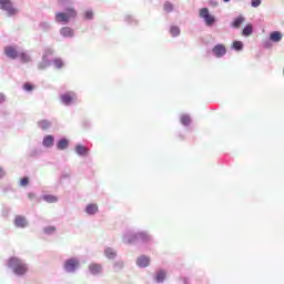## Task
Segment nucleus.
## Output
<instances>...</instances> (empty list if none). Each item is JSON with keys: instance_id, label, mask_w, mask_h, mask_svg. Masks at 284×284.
<instances>
[{"instance_id": "17", "label": "nucleus", "mask_w": 284, "mask_h": 284, "mask_svg": "<svg viewBox=\"0 0 284 284\" xmlns=\"http://www.w3.org/2000/svg\"><path fill=\"white\" fill-rule=\"evenodd\" d=\"M104 256H106L109 260H114L116 258V251H114L112 247H108L104 250Z\"/></svg>"}, {"instance_id": "39", "label": "nucleus", "mask_w": 284, "mask_h": 284, "mask_svg": "<svg viewBox=\"0 0 284 284\" xmlns=\"http://www.w3.org/2000/svg\"><path fill=\"white\" fill-rule=\"evenodd\" d=\"M3 169L0 166V179L4 175Z\"/></svg>"}, {"instance_id": "31", "label": "nucleus", "mask_w": 284, "mask_h": 284, "mask_svg": "<svg viewBox=\"0 0 284 284\" xmlns=\"http://www.w3.org/2000/svg\"><path fill=\"white\" fill-rule=\"evenodd\" d=\"M233 48L234 50H243V42L241 41L233 42Z\"/></svg>"}, {"instance_id": "15", "label": "nucleus", "mask_w": 284, "mask_h": 284, "mask_svg": "<svg viewBox=\"0 0 284 284\" xmlns=\"http://www.w3.org/2000/svg\"><path fill=\"white\" fill-rule=\"evenodd\" d=\"M91 274H101L103 266L101 264L93 263L89 266Z\"/></svg>"}, {"instance_id": "11", "label": "nucleus", "mask_w": 284, "mask_h": 284, "mask_svg": "<svg viewBox=\"0 0 284 284\" xmlns=\"http://www.w3.org/2000/svg\"><path fill=\"white\" fill-rule=\"evenodd\" d=\"M136 265L139 267H148L150 265V257L142 255L138 258Z\"/></svg>"}, {"instance_id": "12", "label": "nucleus", "mask_w": 284, "mask_h": 284, "mask_svg": "<svg viewBox=\"0 0 284 284\" xmlns=\"http://www.w3.org/2000/svg\"><path fill=\"white\" fill-rule=\"evenodd\" d=\"M42 145L44 148H52V145H54V136H52V135L44 136V139L42 141Z\"/></svg>"}, {"instance_id": "37", "label": "nucleus", "mask_w": 284, "mask_h": 284, "mask_svg": "<svg viewBox=\"0 0 284 284\" xmlns=\"http://www.w3.org/2000/svg\"><path fill=\"white\" fill-rule=\"evenodd\" d=\"M6 101V95L3 93H0V103H3Z\"/></svg>"}, {"instance_id": "10", "label": "nucleus", "mask_w": 284, "mask_h": 284, "mask_svg": "<svg viewBox=\"0 0 284 284\" xmlns=\"http://www.w3.org/2000/svg\"><path fill=\"white\" fill-rule=\"evenodd\" d=\"M60 34H61V37H64V38L74 37V29H72L70 27H63L60 29Z\"/></svg>"}, {"instance_id": "32", "label": "nucleus", "mask_w": 284, "mask_h": 284, "mask_svg": "<svg viewBox=\"0 0 284 284\" xmlns=\"http://www.w3.org/2000/svg\"><path fill=\"white\" fill-rule=\"evenodd\" d=\"M29 183H30V179H28V178H22V179L20 180V185H21L22 187L28 186Z\"/></svg>"}, {"instance_id": "36", "label": "nucleus", "mask_w": 284, "mask_h": 284, "mask_svg": "<svg viewBox=\"0 0 284 284\" xmlns=\"http://www.w3.org/2000/svg\"><path fill=\"white\" fill-rule=\"evenodd\" d=\"M84 17H85V19H92V17H93L92 11H85Z\"/></svg>"}, {"instance_id": "30", "label": "nucleus", "mask_w": 284, "mask_h": 284, "mask_svg": "<svg viewBox=\"0 0 284 284\" xmlns=\"http://www.w3.org/2000/svg\"><path fill=\"white\" fill-rule=\"evenodd\" d=\"M53 232H57V227L54 226L44 227V234H53Z\"/></svg>"}, {"instance_id": "6", "label": "nucleus", "mask_w": 284, "mask_h": 284, "mask_svg": "<svg viewBox=\"0 0 284 284\" xmlns=\"http://www.w3.org/2000/svg\"><path fill=\"white\" fill-rule=\"evenodd\" d=\"M60 99L64 105H71L74 99H77V94L74 92H68L62 94Z\"/></svg>"}, {"instance_id": "22", "label": "nucleus", "mask_w": 284, "mask_h": 284, "mask_svg": "<svg viewBox=\"0 0 284 284\" xmlns=\"http://www.w3.org/2000/svg\"><path fill=\"white\" fill-rule=\"evenodd\" d=\"M43 201L47 203H57L59 200L54 195H43Z\"/></svg>"}, {"instance_id": "7", "label": "nucleus", "mask_w": 284, "mask_h": 284, "mask_svg": "<svg viewBox=\"0 0 284 284\" xmlns=\"http://www.w3.org/2000/svg\"><path fill=\"white\" fill-rule=\"evenodd\" d=\"M213 53L215 54V57H217V59H221V57H225V54L227 53V49H225L223 44H216L213 48Z\"/></svg>"}, {"instance_id": "19", "label": "nucleus", "mask_w": 284, "mask_h": 284, "mask_svg": "<svg viewBox=\"0 0 284 284\" xmlns=\"http://www.w3.org/2000/svg\"><path fill=\"white\" fill-rule=\"evenodd\" d=\"M252 32H254V28L252 27V24H247L243 29L242 34H243V37H250L252 34Z\"/></svg>"}, {"instance_id": "4", "label": "nucleus", "mask_w": 284, "mask_h": 284, "mask_svg": "<svg viewBox=\"0 0 284 284\" xmlns=\"http://www.w3.org/2000/svg\"><path fill=\"white\" fill-rule=\"evenodd\" d=\"M200 17L201 19H204L206 26H214V21H216L214 16L210 14V10L207 8L200 10Z\"/></svg>"}, {"instance_id": "38", "label": "nucleus", "mask_w": 284, "mask_h": 284, "mask_svg": "<svg viewBox=\"0 0 284 284\" xmlns=\"http://www.w3.org/2000/svg\"><path fill=\"white\" fill-rule=\"evenodd\" d=\"M37 195L34 193H28V199H34Z\"/></svg>"}, {"instance_id": "3", "label": "nucleus", "mask_w": 284, "mask_h": 284, "mask_svg": "<svg viewBox=\"0 0 284 284\" xmlns=\"http://www.w3.org/2000/svg\"><path fill=\"white\" fill-rule=\"evenodd\" d=\"M0 10H4L9 17L17 14V9L12 7L11 0H0Z\"/></svg>"}, {"instance_id": "13", "label": "nucleus", "mask_w": 284, "mask_h": 284, "mask_svg": "<svg viewBox=\"0 0 284 284\" xmlns=\"http://www.w3.org/2000/svg\"><path fill=\"white\" fill-rule=\"evenodd\" d=\"M270 39L274 42V43H278V41H281L283 39V33H281L280 31H273L270 34Z\"/></svg>"}, {"instance_id": "21", "label": "nucleus", "mask_w": 284, "mask_h": 284, "mask_svg": "<svg viewBox=\"0 0 284 284\" xmlns=\"http://www.w3.org/2000/svg\"><path fill=\"white\" fill-rule=\"evenodd\" d=\"M244 21H245V18L239 17V18H236V19L233 21L232 26H233V28H241V24H242Z\"/></svg>"}, {"instance_id": "18", "label": "nucleus", "mask_w": 284, "mask_h": 284, "mask_svg": "<svg viewBox=\"0 0 284 284\" xmlns=\"http://www.w3.org/2000/svg\"><path fill=\"white\" fill-rule=\"evenodd\" d=\"M68 145H70V142L67 139L59 140L57 143L58 150H68Z\"/></svg>"}, {"instance_id": "5", "label": "nucleus", "mask_w": 284, "mask_h": 284, "mask_svg": "<svg viewBox=\"0 0 284 284\" xmlns=\"http://www.w3.org/2000/svg\"><path fill=\"white\" fill-rule=\"evenodd\" d=\"M80 265L79 260L77 258H70L67 260L64 263V270L65 272H75Z\"/></svg>"}, {"instance_id": "2", "label": "nucleus", "mask_w": 284, "mask_h": 284, "mask_svg": "<svg viewBox=\"0 0 284 284\" xmlns=\"http://www.w3.org/2000/svg\"><path fill=\"white\" fill-rule=\"evenodd\" d=\"M70 19H77V10L72 8L67 9V12L55 13V23L65 26L67 23H70Z\"/></svg>"}, {"instance_id": "28", "label": "nucleus", "mask_w": 284, "mask_h": 284, "mask_svg": "<svg viewBox=\"0 0 284 284\" xmlns=\"http://www.w3.org/2000/svg\"><path fill=\"white\" fill-rule=\"evenodd\" d=\"M164 10L165 12H172V10H174V6L171 2H165Z\"/></svg>"}, {"instance_id": "34", "label": "nucleus", "mask_w": 284, "mask_h": 284, "mask_svg": "<svg viewBox=\"0 0 284 284\" xmlns=\"http://www.w3.org/2000/svg\"><path fill=\"white\" fill-rule=\"evenodd\" d=\"M251 6L253 8H258V6H261V0H252Z\"/></svg>"}, {"instance_id": "23", "label": "nucleus", "mask_w": 284, "mask_h": 284, "mask_svg": "<svg viewBox=\"0 0 284 284\" xmlns=\"http://www.w3.org/2000/svg\"><path fill=\"white\" fill-rule=\"evenodd\" d=\"M38 125L41 130H48L50 128V123L48 122V120L40 121Z\"/></svg>"}, {"instance_id": "25", "label": "nucleus", "mask_w": 284, "mask_h": 284, "mask_svg": "<svg viewBox=\"0 0 284 284\" xmlns=\"http://www.w3.org/2000/svg\"><path fill=\"white\" fill-rule=\"evenodd\" d=\"M170 32L172 37H179V34H181V29H179V27H171Z\"/></svg>"}, {"instance_id": "1", "label": "nucleus", "mask_w": 284, "mask_h": 284, "mask_svg": "<svg viewBox=\"0 0 284 284\" xmlns=\"http://www.w3.org/2000/svg\"><path fill=\"white\" fill-rule=\"evenodd\" d=\"M9 267L18 275L23 276L28 272V265L18 257H11L9 260Z\"/></svg>"}, {"instance_id": "16", "label": "nucleus", "mask_w": 284, "mask_h": 284, "mask_svg": "<svg viewBox=\"0 0 284 284\" xmlns=\"http://www.w3.org/2000/svg\"><path fill=\"white\" fill-rule=\"evenodd\" d=\"M87 214L94 215L99 212V205L97 204H88L85 207Z\"/></svg>"}, {"instance_id": "33", "label": "nucleus", "mask_w": 284, "mask_h": 284, "mask_svg": "<svg viewBox=\"0 0 284 284\" xmlns=\"http://www.w3.org/2000/svg\"><path fill=\"white\" fill-rule=\"evenodd\" d=\"M53 63H54V67L58 68V69L63 68V61L61 59H55L53 61Z\"/></svg>"}, {"instance_id": "27", "label": "nucleus", "mask_w": 284, "mask_h": 284, "mask_svg": "<svg viewBox=\"0 0 284 284\" xmlns=\"http://www.w3.org/2000/svg\"><path fill=\"white\" fill-rule=\"evenodd\" d=\"M135 237L140 239V241H150V235L146 233H139Z\"/></svg>"}, {"instance_id": "24", "label": "nucleus", "mask_w": 284, "mask_h": 284, "mask_svg": "<svg viewBox=\"0 0 284 284\" xmlns=\"http://www.w3.org/2000/svg\"><path fill=\"white\" fill-rule=\"evenodd\" d=\"M191 119H190V115H182L181 116V123H182V125H190V123H191Z\"/></svg>"}, {"instance_id": "26", "label": "nucleus", "mask_w": 284, "mask_h": 284, "mask_svg": "<svg viewBox=\"0 0 284 284\" xmlns=\"http://www.w3.org/2000/svg\"><path fill=\"white\" fill-rule=\"evenodd\" d=\"M18 57H20L22 63H28V61H30V55H28V53H20L18 54Z\"/></svg>"}, {"instance_id": "8", "label": "nucleus", "mask_w": 284, "mask_h": 284, "mask_svg": "<svg viewBox=\"0 0 284 284\" xmlns=\"http://www.w3.org/2000/svg\"><path fill=\"white\" fill-rule=\"evenodd\" d=\"M4 54L9 57V59H17L19 57V51L14 47H6Z\"/></svg>"}, {"instance_id": "29", "label": "nucleus", "mask_w": 284, "mask_h": 284, "mask_svg": "<svg viewBox=\"0 0 284 284\" xmlns=\"http://www.w3.org/2000/svg\"><path fill=\"white\" fill-rule=\"evenodd\" d=\"M23 90H26V92H32L34 90V85L31 83H24Z\"/></svg>"}, {"instance_id": "14", "label": "nucleus", "mask_w": 284, "mask_h": 284, "mask_svg": "<svg viewBox=\"0 0 284 284\" xmlns=\"http://www.w3.org/2000/svg\"><path fill=\"white\" fill-rule=\"evenodd\" d=\"M75 152L77 154H79L80 156H88V152H90V150H88V148L81 145V144H78L75 146Z\"/></svg>"}, {"instance_id": "40", "label": "nucleus", "mask_w": 284, "mask_h": 284, "mask_svg": "<svg viewBox=\"0 0 284 284\" xmlns=\"http://www.w3.org/2000/svg\"><path fill=\"white\" fill-rule=\"evenodd\" d=\"M225 3L230 2V0H223Z\"/></svg>"}, {"instance_id": "35", "label": "nucleus", "mask_w": 284, "mask_h": 284, "mask_svg": "<svg viewBox=\"0 0 284 284\" xmlns=\"http://www.w3.org/2000/svg\"><path fill=\"white\" fill-rule=\"evenodd\" d=\"M114 267L115 270H123V262H115Z\"/></svg>"}, {"instance_id": "20", "label": "nucleus", "mask_w": 284, "mask_h": 284, "mask_svg": "<svg viewBox=\"0 0 284 284\" xmlns=\"http://www.w3.org/2000/svg\"><path fill=\"white\" fill-rule=\"evenodd\" d=\"M155 280L158 281V283H163L165 281V272L159 271L156 273Z\"/></svg>"}, {"instance_id": "9", "label": "nucleus", "mask_w": 284, "mask_h": 284, "mask_svg": "<svg viewBox=\"0 0 284 284\" xmlns=\"http://www.w3.org/2000/svg\"><path fill=\"white\" fill-rule=\"evenodd\" d=\"M16 227H28V220L24 216L17 215L14 219Z\"/></svg>"}]
</instances>
